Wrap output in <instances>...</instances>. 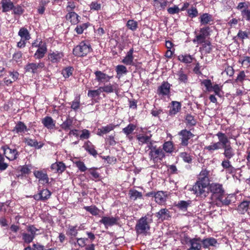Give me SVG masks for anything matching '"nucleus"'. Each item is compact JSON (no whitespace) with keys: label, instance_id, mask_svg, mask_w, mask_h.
<instances>
[{"label":"nucleus","instance_id":"8","mask_svg":"<svg viewBox=\"0 0 250 250\" xmlns=\"http://www.w3.org/2000/svg\"><path fill=\"white\" fill-rule=\"evenodd\" d=\"M202 84L206 87L207 91L211 92L213 91L215 95L221 97V88L218 84L212 85L210 80H205L202 82Z\"/></svg>","mask_w":250,"mask_h":250},{"label":"nucleus","instance_id":"6","mask_svg":"<svg viewBox=\"0 0 250 250\" xmlns=\"http://www.w3.org/2000/svg\"><path fill=\"white\" fill-rule=\"evenodd\" d=\"M208 185L207 183L197 181L193 186L192 190L197 196L205 198L208 193V192L206 190V189L208 188Z\"/></svg>","mask_w":250,"mask_h":250},{"label":"nucleus","instance_id":"49","mask_svg":"<svg viewBox=\"0 0 250 250\" xmlns=\"http://www.w3.org/2000/svg\"><path fill=\"white\" fill-rule=\"evenodd\" d=\"M178 59L179 61L186 63H190L193 60V58L189 55H180Z\"/></svg>","mask_w":250,"mask_h":250},{"label":"nucleus","instance_id":"37","mask_svg":"<svg viewBox=\"0 0 250 250\" xmlns=\"http://www.w3.org/2000/svg\"><path fill=\"white\" fill-rule=\"evenodd\" d=\"M83 147L90 155L96 157L98 155L97 151L95 149L94 146L89 141L84 144Z\"/></svg>","mask_w":250,"mask_h":250},{"label":"nucleus","instance_id":"59","mask_svg":"<svg viewBox=\"0 0 250 250\" xmlns=\"http://www.w3.org/2000/svg\"><path fill=\"white\" fill-rule=\"evenodd\" d=\"M32 246L33 248L28 246L25 248L24 250H44V246L39 243L33 244Z\"/></svg>","mask_w":250,"mask_h":250},{"label":"nucleus","instance_id":"22","mask_svg":"<svg viewBox=\"0 0 250 250\" xmlns=\"http://www.w3.org/2000/svg\"><path fill=\"white\" fill-rule=\"evenodd\" d=\"M250 208V201H242L237 207V211L241 214H244L246 212H248L250 214V212L248 211L249 209Z\"/></svg>","mask_w":250,"mask_h":250},{"label":"nucleus","instance_id":"23","mask_svg":"<svg viewBox=\"0 0 250 250\" xmlns=\"http://www.w3.org/2000/svg\"><path fill=\"white\" fill-rule=\"evenodd\" d=\"M177 80L179 83H186L188 82V77L187 72L182 68H180L176 73Z\"/></svg>","mask_w":250,"mask_h":250},{"label":"nucleus","instance_id":"10","mask_svg":"<svg viewBox=\"0 0 250 250\" xmlns=\"http://www.w3.org/2000/svg\"><path fill=\"white\" fill-rule=\"evenodd\" d=\"M44 67V62H40L39 63H28L25 66L24 69L26 72L35 74L38 72L39 69H42Z\"/></svg>","mask_w":250,"mask_h":250},{"label":"nucleus","instance_id":"45","mask_svg":"<svg viewBox=\"0 0 250 250\" xmlns=\"http://www.w3.org/2000/svg\"><path fill=\"white\" fill-rule=\"evenodd\" d=\"M90 25L89 22L83 23L82 24H78L75 28V31L78 34H82L83 31L86 30L88 27Z\"/></svg>","mask_w":250,"mask_h":250},{"label":"nucleus","instance_id":"19","mask_svg":"<svg viewBox=\"0 0 250 250\" xmlns=\"http://www.w3.org/2000/svg\"><path fill=\"white\" fill-rule=\"evenodd\" d=\"M167 196L166 192L159 191L155 194V200L157 203L161 205L166 204Z\"/></svg>","mask_w":250,"mask_h":250},{"label":"nucleus","instance_id":"54","mask_svg":"<svg viewBox=\"0 0 250 250\" xmlns=\"http://www.w3.org/2000/svg\"><path fill=\"white\" fill-rule=\"evenodd\" d=\"M73 70L74 69L73 67H67L62 70V74L65 78H68L72 75Z\"/></svg>","mask_w":250,"mask_h":250},{"label":"nucleus","instance_id":"3","mask_svg":"<svg viewBox=\"0 0 250 250\" xmlns=\"http://www.w3.org/2000/svg\"><path fill=\"white\" fill-rule=\"evenodd\" d=\"M208 189L211 193V198L213 201L217 199H221L225 193L223 185L218 183L213 182L208 184Z\"/></svg>","mask_w":250,"mask_h":250},{"label":"nucleus","instance_id":"25","mask_svg":"<svg viewBox=\"0 0 250 250\" xmlns=\"http://www.w3.org/2000/svg\"><path fill=\"white\" fill-rule=\"evenodd\" d=\"M202 243L204 248H208L210 246L216 247L218 244L217 241L213 237H208L202 240Z\"/></svg>","mask_w":250,"mask_h":250},{"label":"nucleus","instance_id":"43","mask_svg":"<svg viewBox=\"0 0 250 250\" xmlns=\"http://www.w3.org/2000/svg\"><path fill=\"white\" fill-rule=\"evenodd\" d=\"M187 125L188 127L193 126L196 125L197 123L196 120L194 116L191 114H188L185 117Z\"/></svg>","mask_w":250,"mask_h":250},{"label":"nucleus","instance_id":"60","mask_svg":"<svg viewBox=\"0 0 250 250\" xmlns=\"http://www.w3.org/2000/svg\"><path fill=\"white\" fill-rule=\"evenodd\" d=\"M180 156L183 159V161L186 163L190 164L192 162L191 156L186 152L181 153Z\"/></svg>","mask_w":250,"mask_h":250},{"label":"nucleus","instance_id":"18","mask_svg":"<svg viewBox=\"0 0 250 250\" xmlns=\"http://www.w3.org/2000/svg\"><path fill=\"white\" fill-rule=\"evenodd\" d=\"M94 74L95 75V80L100 83L107 82L113 77V76H109L99 70L95 71Z\"/></svg>","mask_w":250,"mask_h":250},{"label":"nucleus","instance_id":"5","mask_svg":"<svg viewBox=\"0 0 250 250\" xmlns=\"http://www.w3.org/2000/svg\"><path fill=\"white\" fill-rule=\"evenodd\" d=\"M209 30V26H205L200 29L199 33H197L196 31H195L194 34L196 36L192 40L193 42L200 44L205 42L206 38L210 35Z\"/></svg>","mask_w":250,"mask_h":250},{"label":"nucleus","instance_id":"13","mask_svg":"<svg viewBox=\"0 0 250 250\" xmlns=\"http://www.w3.org/2000/svg\"><path fill=\"white\" fill-rule=\"evenodd\" d=\"M51 194V192L48 189L44 188L40 190L38 194H35L33 197L37 201H45L50 198Z\"/></svg>","mask_w":250,"mask_h":250},{"label":"nucleus","instance_id":"47","mask_svg":"<svg viewBox=\"0 0 250 250\" xmlns=\"http://www.w3.org/2000/svg\"><path fill=\"white\" fill-rule=\"evenodd\" d=\"M136 128V125L132 124H129L126 127L123 129V132L126 135V136H128L134 131Z\"/></svg>","mask_w":250,"mask_h":250},{"label":"nucleus","instance_id":"14","mask_svg":"<svg viewBox=\"0 0 250 250\" xmlns=\"http://www.w3.org/2000/svg\"><path fill=\"white\" fill-rule=\"evenodd\" d=\"M216 136L218 137L219 140L217 142L219 143L220 146H221V148H224V147H227L228 145H230V142L229 140V138L225 133L222 132H218L216 134Z\"/></svg>","mask_w":250,"mask_h":250},{"label":"nucleus","instance_id":"42","mask_svg":"<svg viewBox=\"0 0 250 250\" xmlns=\"http://www.w3.org/2000/svg\"><path fill=\"white\" fill-rule=\"evenodd\" d=\"M18 35L21 37V39L29 40L30 39V35L28 30L24 27H21L20 29Z\"/></svg>","mask_w":250,"mask_h":250},{"label":"nucleus","instance_id":"31","mask_svg":"<svg viewBox=\"0 0 250 250\" xmlns=\"http://www.w3.org/2000/svg\"><path fill=\"white\" fill-rule=\"evenodd\" d=\"M73 119L68 116L66 119L61 125V128L65 131H68L72 128Z\"/></svg>","mask_w":250,"mask_h":250},{"label":"nucleus","instance_id":"20","mask_svg":"<svg viewBox=\"0 0 250 250\" xmlns=\"http://www.w3.org/2000/svg\"><path fill=\"white\" fill-rule=\"evenodd\" d=\"M65 19L72 24H77L80 21V17L75 12H68L65 16Z\"/></svg>","mask_w":250,"mask_h":250},{"label":"nucleus","instance_id":"17","mask_svg":"<svg viewBox=\"0 0 250 250\" xmlns=\"http://www.w3.org/2000/svg\"><path fill=\"white\" fill-rule=\"evenodd\" d=\"M34 175L42 184L49 183V179L46 172L43 170H35L34 171Z\"/></svg>","mask_w":250,"mask_h":250},{"label":"nucleus","instance_id":"53","mask_svg":"<svg viewBox=\"0 0 250 250\" xmlns=\"http://www.w3.org/2000/svg\"><path fill=\"white\" fill-rule=\"evenodd\" d=\"M21 235L24 242L27 244L30 243L34 239L28 232H23Z\"/></svg>","mask_w":250,"mask_h":250},{"label":"nucleus","instance_id":"50","mask_svg":"<svg viewBox=\"0 0 250 250\" xmlns=\"http://www.w3.org/2000/svg\"><path fill=\"white\" fill-rule=\"evenodd\" d=\"M163 149L168 153H171L173 151V145L172 142L167 141L163 145Z\"/></svg>","mask_w":250,"mask_h":250},{"label":"nucleus","instance_id":"48","mask_svg":"<svg viewBox=\"0 0 250 250\" xmlns=\"http://www.w3.org/2000/svg\"><path fill=\"white\" fill-rule=\"evenodd\" d=\"M84 208L93 215H98L100 212V210L95 206H85L84 207Z\"/></svg>","mask_w":250,"mask_h":250},{"label":"nucleus","instance_id":"64","mask_svg":"<svg viewBox=\"0 0 250 250\" xmlns=\"http://www.w3.org/2000/svg\"><path fill=\"white\" fill-rule=\"evenodd\" d=\"M76 167L81 172H84L86 170L87 167L85 166L84 163L81 161H77L75 162Z\"/></svg>","mask_w":250,"mask_h":250},{"label":"nucleus","instance_id":"27","mask_svg":"<svg viewBox=\"0 0 250 250\" xmlns=\"http://www.w3.org/2000/svg\"><path fill=\"white\" fill-rule=\"evenodd\" d=\"M116 126L112 124H110L106 126H102L100 128L98 129L97 135L99 136H102L104 134H105L113 130Z\"/></svg>","mask_w":250,"mask_h":250},{"label":"nucleus","instance_id":"12","mask_svg":"<svg viewBox=\"0 0 250 250\" xmlns=\"http://www.w3.org/2000/svg\"><path fill=\"white\" fill-rule=\"evenodd\" d=\"M47 51L46 43L40 41V45L38 47V49L34 55V57L36 59L40 60L43 58Z\"/></svg>","mask_w":250,"mask_h":250},{"label":"nucleus","instance_id":"40","mask_svg":"<svg viewBox=\"0 0 250 250\" xmlns=\"http://www.w3.org/2000/svg\"><path fill=\"white\" fill-rule=\"evenodd\" d=\"M204 148L210 153H212L215 150H217L221 148V146H220L219 143L215 142L212 143L208 146H206Z\"/></svg>","mask_w":250,"mask_h":250},{"label":"nucleus","instance_id":"62","mask_svg":"<svg viewBox=\"0 0 250 250\" xmlns=\"http://www.w3.org/2000/svg\"><path fill=\"white\" fill-rule=\"evenodd\" d=\"M102 92V90H101V88L99 87L97 90H89L87 93V95L88 97H91L92 98H95L97 96H98L100 95Z\"/></svg>","mask_w":250,"mask_h":250},{"label":"nucleus","instance_id":"34","mask_svg":"<svg viewBox=\"0 0 250 250\" xmlns=\"http://www.w3.org/2000/svg\"><path fill=\"white\" fill-rule=\"evenodd\" d=\"M0 3L3 12H9L14 8L13 2L11 0H1Z\"/></svg>","mask_w":250,"mask_h":250},{"label":"nucleus","instance_id":"52","mask_svg":"<svg viewBox=\"0 0 250 250\" xmlns=\"http://www.w3.org/2000/svg\"><path fill=\"white\" fill-rule=\"evenodd\" d=\"M116 71L117 76L120 77L123 74H126L127 72L126 67L123 65H118L116 67Z\"/></svg>","mask_w":250,"mask_h":250},{"label":"nucleus","instance_id":"51","mask_svg":"<svg viewBox=\"0 0 250 250\" xmlns=\"http://www.w3.org/2000/svg\"><path fill=\"white\" fill-rule=\"evenodd\" d=\"M12 10H13V14L18 16L21 15L24 12L23 6L20 5H14Z\"/></svg>","mask_w":250,"mask_h":250},{"label":"nucleus","instance_id":"26","mask_svg":"<svg viewBox=\"0 0 250 250\" xmlns=\"http://www.w3.org/2000/svg\"><path fill=\"white\" fill-rule=\"evenodd\" d=\"M24 142L28 146L34 147L36 149L41 148L43 144L42 143H38V141L35 139H32L29 138H25L24 139Z\"/></svg>","mask_w":250,"mask_h":250},{"label":"nucleus","instance_id":"7","mask_svg":"<svg viewBox=\"0 0 250 250\" xmlns=\"http://www.w3.org/2000/svg\"><path fill=\"white\" fill-rule=\"evenodd\" d=\"M178 135L180 136V145L183 146H187L189 143V140L195 136L189 130L186 129L181 130L179 132Z\"/></svg>","mask_w":250,"mask_h":250},{"label":"nucleus","instance_id":"41","mask_svg":"<svg viewBox=\"0 0 250 250\" xmlns=\"http://www.w3.org/2000/svg\"><path fill=\"white\" fill-rule=\"evenodd\" d=\"M191 204V201L188 200L187 201L181 200L178 202V204L176 205V206L180 210H181L183 211H186L187 210L188 208L190 206Z\"/></svg>","mask_w":250,"mask_h":250},{"label":"nucleus","instance_id":"2","mask_svg":"<svg viewBox=\"0 0 250 250\" xmlns=\"http://www.w3.org/2000/svg\"><path fill=\"white\" fill-rule=\"evenodd\" d=\"M151 215L148 214L139 219L135 225V230L138 234H146L150 230V224L152 222Z\"/></svg>","mask_w":250,"mask_h":250},{"label":"nucleus","instance_id":"15","mask_svg":"<svg viewBox=\"0 0 250 250\" xmlns=\"http://www.w3.org/2000/svg\"><path fill=\"white\" fill-rule=\"evenodd\" d=\"M189 248L188 250H201L202 248V239L199 238L190 239L188 241Z\"/></svg>","mask_w":250,"mask_h":250},{"label":"nucleus","instance_id":"16","mask_svg":"<svg viewBox=\"0 0 250 250\" xmlns=\"http://www.w3.org/2000/svg\"><path fill=\"white\" fill-rule=\"evenodd\" d=\"M171 85L167 82H164L158 88L157 94L163 96H168L170 93Z\"/></svg>","mask_w":250,"mask_h":250},{"label":"nucleus","instance_id":"44","mask_svg":"<svg viewBox=\"0 0 250 250\" xmlns=\"http://www.w3.org/2000/svg\"><path fill=\"white\" fill-rule=\"evenodd\" d=\"M129 195L130 199L133 200H136L137 199H142L143 198L142 193L135 189H131L129 191Z\"/></svg>","mask_w":250,"mask_h":250},{"label":"nucleus","instance_id":"29","mask_svg":"<svg viewBox=\"0 0 250 250\" xmlns=\"http://www.w3.org/2000/svg\"><path fill=\"white\" fill-rule=\"evenodd\" d=\"M42 123L45 127L49 129H53L55 126V121L50 116H46L43 118Z\"/></svg>","mask_w":250,"mask_h":250},{"label":"nucleus","instance_id":"39","mask_svg":"<svg viewBox=\"0 0 250 250\" xmlns=\"http://www.w3.org/2000/svg\"><path fill=\"white\" fill-rule=\"evenodd\" d=\"M151 135L149 136L144 134H140L136 136V138L139 141L140 145L148 144L151 140Z\"/></svg>","mask_w":250,"mask_h":250},{"label":"nucleus","instance_id":"1","mask_svg":"<svg viewBox=\"0 0 250 250\" xmlns=\"http://www.w3.org/2000/svg\"><path fill=\"white\" fill-rule=\"evenodd\" d=\"M3 151V155L0 153V171L5 170L8 167V164L5 163L4 156L9 161L16 160L20 153L15 147H10L8 145H4L1 147Z\"/></svg>","mask_w":250,"mask_h":250},{"label":"nucleus","instance_id":"11","mask_svg":"<svg viewBox=\"0 0 250 250\" xmlns=\"http://www.w3.org/2000/svg\"><path fill=\"white\" fill-rule=\"evenodd\" d=\"M63 57V53L58 51L50 52L47 56L48 61L53 64H56L59 63Z\"/></svg>","mask_w":250,"mask_h":250},{"label":"nucleus","instance_id":"33","mask_svg":"<svg viewBox=\"0 0 250 250\" xmlns=\"http://www.w3.org/2000/svg\"><path fill=\"white\" fill-rule=\"evenodd\" d=\"M221 199H217L216 200L213 201V202L218 207H222V206H228L229 205L231 201L228 196L225 197V195H222L220 198Z\"/></svg>","mask_w":250,"mask_h":250},{"label":"nucleus","instance_id":"63","mask_svg":"<svg viewBox=\"0 0 250 250\" xmlns=\"http://www.w3.org/2000/svg\"><path fill=\"white\" fill-rule=\"evenodd\" d=\"M241 15L247 21H250V9L248 8V7L245 8L241 11Z\"/></svg>","mask_w":250,"mask_h":250},{"label":"nucleus","instance_id":"4","mask_svg":"<svg viewBox=\"0 0 250 250\" xmlns=\"http://www.w3.org/2000/svg\"><path fill=\"white\" fill-rule=\"evenodd\" d=\"M92 51L90 43L88 42H81L79 45L73 49V54L77 57H82L85 56Z\"/></svg>","mask_w":250,"mask_h":250},{"label":"nucleus","instance_id":"61","mask_svg":"<svg viewBox=\"0 0 250 250\" xmlns=\"http://www.w3.org/2000/svg\"><path fill=\"white\" fill-rule=\"evenodd\" d=\"M246 75L244 71L240 72L238 75L237 78L235 80V82L238 83H240L241 85L243 84V81L245 80Z\"/></svg>","mask_w":250,"mask_h":250},{"label":"nucleus","instance_id":"55","mask_svg":"<svg viewBox=\"0 0 250 250\" xmlns=\"http://www.w3.org/2000/svg\"><path fill=\"white\" fill-rule=\"evenodd\" d=\"M188 14L190 18H193L198 16V11L196 7L192 6L188 10Z\"/></svg>","mask_w":250,"mask_h":250},{"label":"nucleus","instance_id":"35","mask_svg":"<svg viewBox=\"0 0 250 250\" xmlns=\"http://www.w3.org/2000/svg\"><path fill=\"white\" fill-rule=\"evenodd\" d=\"M223 155L225 158L231 159L235 155V150L231 146V145H228L226 147L224 148Z\"/></svg>","mask_w":250,"mask_h":250},{"label":"nucleus","instance_id":"57","mask_svg":"<svg viewBox=\"0 0 250 250\" xmlns=\"http://www.w3.org/2000/svg\"><path fill=\"white\" fill-rule=\"evenodd\" d=\"M26 229L27 232H28L34 238H35L36 235L37 234V232L39 231V229H37L33 225H29L27 226Z\"/></svg>","mask_w":250,"mask_h":250},{"label":"nucleus","instance_id":"36","mask_svg":"<svg viewBox=\"0 0 250 250\" xmlns=\"http://www.w3.org/2000/svg\"><path fill=\"white\" fill-rule=\"evenodd\" d=\"M209 173V171L206 168H203L198 175V181H201V182L206 183L208 184V182Z\"/></svg>","mask_w":250,"mask_h":250},{"label":"nucleus","instance_id":"21","mask_svg":"<svg viewBox=\"0 0 250 250\" xmlns=\"http://www.w3.org/2000/svg\"><path fill=\"white\" fill-rule=\"evenodd\" d=\"M118 217L104 216L100 221L101 223L103 224L105 227L112 226L117 224Z\"/></svg>","mask_w":250,"mask_h":250},{"label":"nucleus","instance_id":"32","mask_svg":"<svg viewBox=\"0 0 250 250\" xmlns=\"http://www.w3.org/2000/svg\"><path fill=\"white\" fill-rule=\"evenodd\" d=\"M28 131L27 127L24 123L19 121L14 127L12 131L16 133H23Z\"/></svg>","mask_w":250,"mask_h":250},{"label":"nucleus","instance_id":"38","mask_svg":"<svg viewBox=\"0 0 250 250\" xmlns=\"http://www.w3.org/2000/svg\"><path fill=\"white\" fill-rule=\"evenodd\" d=\"M171 104L172 105L169 111V115H174L181 110V104L180 103L176 101H173Z\"/></svg>","mask_w":250,"mask_h":250},{"label":"nucleus","instance_id":"56","mask_svg":"<svg viewBox=\"0 0 250 250\" xmlns=\"http://www.w3.org/2000/svg\"><path fill=\"white\" fill-rule=\"evenodd\" d=\"M126 26L129 29L135 31L138 28V22L134 20H129L127 22Z\"/></svg>","mask_w":250,"mask_h":250},{"label":"nucleus","instance_id":"30","mask_svg":"<svg viewBox=\"0 0 250 250\" xmlns=\"http://www.w3.org/2000/svg\"><path fill=\"white\" fill-rule=\"evenodd\" d=\"M133 48H131L127 53L125 57L122 60V62L127 65H133Z\"/></svg>","mask_w":250,"mask_h":250},{"label":"nucleus","instance_id":"58","mask_svg":"<svg viewBox=\"0 0 250 250\" xmlns=\"http://www.w3.org/2000/svg\"><path fill=\"white\" fill-rule=\"evenodd\" d=\"M80 96L76 97L75 100L72 102L71 108L75 111H77L80 107Z\"/></svg>","mask_w":250,"mask_h":250},{"label":"nucleus","instance_id":"9","mask_svg":"<svg viewBox=\"0 0 250 250\" xmlns=\"http://www.w3.org/2000/svg\"><path fill=\"white\" fill-rule=\"evenodd\" d=\"M148 154L150 160H153L154 162H157L158 159L162 160L165 156L163 149L160 147L157 148L156 146L152 148Z\"/></svg>","mask_w":250,"mask_h":250},{"label":"nucleus","instance_id":"28","mask_svg":"<svg viewBox=\"0 0 250 250\" xmlns=\"http://www.w3.org/2000/svg\"><path fill=\"white\" fill-rule=\"evenodd\" d=\"M201 25H207L213 21V18L211 15L208 13H203L199 18Z\"/></svg>","mask_w":250,"mask_h":250},{"label":"nucleus","instance_id":"46","mask_svg":"<svg viewBox=\"0 0 250 250\" xmlns=\"http://www.w3.org/2000/svg\"><path fill=\"white\" fill-rule=\"evenodd\" d=\"M77 226H69L66 231V234L71 237H75L78 234Z\"/></svg>","mask_w":250,"mask_h":250},{"label":"nucleus","instance_id":"24","mask_svg":"<svg viewBox=\"0 0 250 250\" xmlns=\"http://www.w3.org/2000/svg\"><path fill=\"white\" fill-rule=\"evenodd\" d=\"M155 215L158 219H160L162 221L167 220L171 217L170 211L166 208L161 209L156 213Z\"/></svg>","mask_w":250,"mask_h":250}]
</instances>
